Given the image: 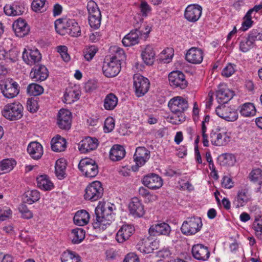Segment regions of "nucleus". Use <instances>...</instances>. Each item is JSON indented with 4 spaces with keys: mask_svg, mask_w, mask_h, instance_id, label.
<instances>
[{
    "mask_svg": "<svg viewBox=\"0 0 262 262\" xmlns=\"http://www.w3.org/2000/svg\"><path fill=\"white\" fill-rule=\"evenodd\" d=\"M114 204L99 203L95 210V219L93 223V227L96 228L104 229L115 220L113 210Z\"/></svg>",
    "mask_w": 262,
    "mask_h": 262,
    "instance_id": "nucleus-1",
    "label": "nucleus"
},
{
    "mask_svg": "<svg viewBox=\"0 0 262 262\" xmlns=\"http://www.w3.org/2000/svg\"><path fill=\"white\" fill-rule=\"evenodd\" d=\"M168 107L171 111L178 118V121L185 120L184 112L188 108L187 101L180 96L171 99L168 102Z\"/></svg>",
    "mask_w": 262,
    "mask_h": 262,
    "instance_id": "nucleus-2",
    "label": "nucleus"
},
{
    "mask_svg": "<svg viewBox=\"0 0 262 262\" xmlns=\"http://www.w3.org/2000/svg\"><path fill=\"white\" fill-rule=\"evenodd\" d=\"M55 27L56 31L60 34L64 32H60L58 29H63L65 32L73 37H78L81 34V30L78 23L74 19H68L63 21L60 19L55 22Z\"/></svg>",
    "mask_w": 262,
    "mask_h": 262,
    "instance_id": "nucleus-3",
    "label": "nucleus"
},
{
    "mask_svg": "<svg viewBox=\"0 0 262 262\" xmlns=\"http://www.w3.org/2000/svg\"><path fill=\"white\" fill-rule=\"evenodd\" d=\"M135 29L132 30L123 38L122 42L124 46L130 47L138 44L139 42L140 36L144 34L145 35V37H146L150 32L151 28L147 25L144 26L145 31L143 29L140 30L138 24L135 26Z\"/></svg>",
    "mask_w": 262,
    "mask_h": 262,
    "instance_id": "nucleus-4",
    "label": "nucleus"
},
{
    "mask_svg": "<svg viewBox=\"0 0 262 262\" xmlns=\"http://www.w3.org/2000/svg\"><path fill=\"white\" fill-rule=\"evenodd\" d=\"M24 107L18 102L8 103L2 111V115L7 119L13 121L20 119L23 116Z\"/></svg>",
    "mask_w": 262,
    "mask_h": 262,
    "instance_id": "nucleus-5",
    "label": "nucleus"
},
{
    "mask_svg": "<svg viewBox=\"0 0 262 262\" xmlns=\"http://www.w3.org/2000/svg\"><path fill=\"white\" fill-rule=\"evenodd\" d=\"M202 225L200 217L194 216L188 217L184 221L181 227V230L185 235H192L200 231Z\"/></svg>",
    "mask_w": 262,
    "mask_h": 262,
    "instance_id": "nucleus-6",
    "label": "nucleus"
},
{
    "mask_svg": "<svg viewBox=\"0 0 262 262\" xmlns=\"http://www.w3.org/2000/svg\"><path fill=\"white\" fill-rule=\"evenodd\" d=\"M121 70L120 59L116 55L113 56L110 59L104 61L102 71L103 74L107 77H114L117 76Z\"/></svg>",
    "mask_w": 262,
    "mask_h": 262,
    "instance_id": "nucleus-7",
    "label": "nucleus"
},
{
    "mask_svg": "<svg viewBox=\"0 0 262 262\" xmlns=\"http://www.w3.org/2000/svg\"><path fill=\"white\" fill-rule=\"evenodd\" d=\"M79 169L88 178H94L98 173V166L95 160L90 158L81 159L78 164Z\"/></svg>",
    "mask_w": 262,
    "mask_h": 262,
    "instance_id": "nucleus-8",
    "label": "nucleus"
},
{
    "mask_svg": "<svg viewBox=\"0 0 262 262\" xmlns=\"http://www.w3.org/2000/svg\"><path fill=\"white\" fill-rule=\"evenodd\" d=\"M84 198L92 202L100 199L103 194V188L99 181H94L89 185L85 190Z\"/></svg>",
    "mask_w": 262,
    "mask_h": 262,
    "instance_id": "nucleus-9",
    "label": "nucleus"
},
{
    "mask_svg": "<svg viewBox=\"0 0 262 262\" xmlns=\"http://www.w3.org/2000/svg\"><path fill=\"white\" fill-rule=\"evenodd\" d=\"M133 80L136 95L139 97L144 96L150 87L149 80L139 74H136L134 75Z\"/></svg>",
    "mask_w": 262,
    "mask_h": 262,
    "instance_id": "nucleus-10",
    "label": "nucleus"
},
{
    "mask_svg": "<svg viewBox=\"0 0 262 262\" xmlns=\"http://www.w3.org/2000/svg\"><path fill=\"white\" fill-rule=\"evenodd\" d=\"M1 86L3 94L7 98H13L16 97L19 92L18 83L12 79H6Z\"/></svg>",
    "mask_w": 262,
    "mask_h": 262,
    "instance_id": "nucleus-11",
    "label": "nucleus"
},
{
    "mask_svg": "<svg viewBox=\"0 0 262 262\" xmlns=\"http://www.w3.org/2000/svg\"><path fill=\"white\" fill-rule=\"evenodd\" d=\"M159 246V240H152L150 237H147L141 239L138 243L136 248L142 253L148 254L158 249Z\"/></svg>",
    "mask_w": 262,
    "mask_h": 262,
    "instance_id": "nucleus-12",
    "label": "nucleus"
},
{
    "mask_svg": "<svg viewBox=\"0 0 262 262\" xmlns=\"http://www.w3.org/2000/svg\"><path fill=\"white\" fill-rule=\"evenodd\" d=\"M150 158V151L144 147H138L136 148L134 155L136 165L133 166V169L137 171L138 168L143 166Z\"/></svg>",
    "mask_w": 262,
    "mask_h": 262,
    "instance_id": "nucleus-13",
    "label": "nucleus"
},
{
    "mask_svg": "<svg viewBox=\"0 0 262 262\" xmlns=\"http://www.w3.org/2000/svg\"><path fill=\"white\" fill-rule=\"evenodd\" d=\"M24 61L27 64L32 66L39 64L41 59V55L37 49H24L22 53Z\"/></svg>",
    "mask_w": 262,
    "mask_h": 262,
    "instance_id": "nucleus-14",
    "label": "nucleus"
},
{
    "mask_svg": "<svg viewBox=\"0 0 262 262\" xmlns=\"http://www.w3.org/2000/svg\"><path fill=\"white\" fill-rule=\"evenodd\" d=\"M169 84L171 86L184 89L187 86V82L184 74L181 71H172L168 75Z\"/></svg>",
    "mask_w": 262,
    "mask_h": 262,
    "instance_id": "nucleus-15",
    "label": "nucleus"
},
{
    "mask_svg": "<svg viewBox=\"0 0 262 262\" xmlns=\"http://www.w3.org/2000/svg\"><path fill=\"white\" fill-rule=\"evenodd\" d=\"M234 95V92L229 89L225 84H220L216 92L219 103L225 104L229 101Z\"/></svg>",
    "mask_w": 262,
    "mask_h": 262,
    "instance_id": "nucleus-16",
    "label": "nucleus"
},
{
    "mask_svg": "<svg viewBox=\"0 0 262 262\" xmlns=\"http://www.w3.org/2000/svg\"><path fill=\"white\" fill-rule=\"evenodd\" d=\"M202 12V8L198 4H191L185 9V18L189 21L194 23L200 18Z\"/></svg>",
    "mask_w": 262,
    "mask_h": 262,
    "instance_id": "nucleus-17",
    "label": "nucleus"
},
{
    "mask_svg": "<svg viewBox=\"0 0 262 262\" xmlns=\"http://www.w3.org/2000/svg\"><path fill=\"white\" fill-rule=\"evenodd\" d=\"M216 115L227 121H234L238 118L237 112L225 105L218 106L215 110Z\"/></svg>",
    "mask_w": 262,
    "mask_h": 262,
    "instance_id": "nucleus-18",
    "label": "nucleus"
},
{
    "mask_svg": "<svg viewBox=\"0 0 262 262\" xmlns=\"http://www.w3.org/2000/svg\"><path fill=\"white\" fill-rule=\"evenodd\" d=\"M171 231L170 226L164 222L158 223L151 225L148 232L151 236L165 235H169Z\"/></svg>",
    "mask_w": 262,
    "mask_h": 262,
    "instance_id": "nucleus-19",
    "label": "nucleus"
},
{
    "mask_svg": "<svg viewBox=\"0 0 262 262\" xmlns=\"http://www.w3.org/2000/svg\"><path fill=\"white\" fill-rule=\"evenodd\" d=\"M57 124L62 129L68 130L71 126V113L66 109H61L57 117Z\"/></svg>",
    "mask_w": 262,
    "mask_h": 262,
    "instance_id": "nucleus-20",
    "label": "nucleus"
},
{
    "mask_svg": "<svg viewBox=\"0 0 262 262\" xmlns=\"http://www.w3.org/2000/svg\"><path fill=\"white\" fill-rule=\"evenodd\" d=\"M31 78L34 81H42L46 80L49 76L47 68L42 64L34 66L30 73Z\"/></svg>",
    "mask_w": 262,
    "mask_h": 262,
    "instance_id": "nucleus-21",
    "label": "nucleus"
},
{
    "mask_svg": "<svg viewBox=\"0 0 262 262\" xmlns=\"http://www.w3.org/2000/svg\"><path fill=\"white\" fill-rule=\"evenodd\" d=\"M191 252L193 257L198 260L206 261L210 256L208 248L203 244H198L193 246Z\"/></svg>",
    "mask_w": 262,
    "mask_h": 262,
    "instance_id": "nucleus-22",
    "label": "nucleus"
},
{
    "mask_svg": "<svg viewBox=\"0 0 262 262\" xmlns=\"http://www.w3.org/2000/svg\"><path fill=\"white\" fill-rule=\"evenodd\" d=\"M143 184L151 189L160 188L163 185L161 177L155 173H150L144 177L142 179Z\"/></svg>",
    "mask_w": 262,
    "mask_h": 262,
    "instance_id": "nucleus-23",
    "label": "nucleus"
},
{
    "mask_svg": "<svg viewBox=\"0 0 262 262\" xmlns=\"http://www.w3.org/2000/svg\"><path fill=\"white\" fill-rule=\"evenodd\" d=\"M128 209L130 213L135 217H142L145 213L143 205L137 198L132 199L128 205Z\"/></svg>",
    "mask_w": 262,
    "mask_h": 262,
    "instance_id": "nucleus-24",
    "label": "nucleus"
},
{
    "mask_svg": "<svg viewBox=\"0 0 262 262\" xmlns=\"http://www.w3.org/2000/svg\"><path fill=\"white\" fill-rule=\"evenodd\" d=\"M210 137L211 143L217 146H225L230 140V137L226 132L212 131Z\"/></svg>",
    "mask_w": 262,
    "mask_h": 262,
    "instance_id": "nucleus-25",
    "label": "nucleus"
},
{
    "mask_svg": "<svg viewBox=\"0 0 262 262\" xmlns=\"http://www.w3.org/2000/svg\"><path fill=\"white\" fill-rule=\"evenodd\" d=\"M135 231L134 227L130 225L124 224L118 231L116 235V241L122 243L127 240Z\"/></svg>",
    "mask_w": 262,
    "mask_h": 262,
    "instance_id": "nucleus-26",
    "label": "nucleus"
},
{
    "mask_svg": "<svg viewBox=\"0 0 262 262\" xmlns=\"http://www.w3.org/2000/svg\"><path fill=\"white\" fill-rule=\"evenodd\" d=\"M186 60L193 64H199L203 59V52L202 50L195 47L190 48L185 55Z\"/></svg>",
    "mask_w": 262,
    "mask_h": 262,
    "instance_id": "nucleus-27",
    "label": "nucleus"
},
{
    "mask_svg": "<svg viewBox=\"0 0 262 262\" xmlns=\"http://www.w3.org/2000/svg\"><path fill=\"white\" fill-rule=\"evenodd\" d=\"M98 141L96 138L88 137L83 139L79 144V150L82 153H86L97 148Z\"/></svg>",
    "mask_w": 262,
    "mask_h": 262,
    "instance_id": "nucleus-28",
    "label": "nucleus"
},
{
    "mask_svg": "<svg viewBox=\"0 0 262 262\" xmlns=\"http://www.w3.org/2000/svg\"><path fill=\"white\" fill-rule=\"evenodd\" d=\"M13 29L16 35L19 37H23L28 34L30 29L25 21L19 18L13 24Z\"/></svg>",
    "mask_w": 262,
    "mask_h": 262,
    "instance_id": "nucleus-29",
    "label": "nucleus"
},
{
    "mask_svg": "<svg viewBox=\"0 0 262 262\" xmlns=\"http://www.w3.org/2000/svg\"><path fill=\"white\" fill-rule=\"evenodd\" d=\"M80 95V91L77 86L68 88L64 94L63 102L67 104H72L79 99Z\"/></svg>",
    "mask_w": 262,
    "mask_h": 262,
    "instance_id": "nucleus-30",
    "label": "nucleus"
},
{
    "mask_svg": "<svg viewBox=\"0 0 262 262\" xmlns=\"http://www.w3.org/2000/svg\"><path fill=\"white\" fill-rule=\"evenodd\" d=\"M250 198L249 190L246 188H242L238 191L234 204L237 208L243 207L250 201Z\"/></svg>",
    "mask_w": 262,
    "mask_h": 262,
    "instance_id": "nucleus-31",
    "label": "nucleus"
},
{
    "mask_svg": "<svg viewBox=\"0 0 262 262\" xmlns=\"http://www.w3.org/2000/svg\"><path fill=\"white\" fill-rule=\"evenodd\" d=\"M25 11L24 5L15 2L11 5H7L4 7V11L9 16H18L23 14Z\"/></svg>",
    "mask_w": 262,
    "mask_h": 262,
    "instance_id": "nucleus-32",
    "label": "nucleus"
},
{
    "mask_svg": "<svg viewBox=\"0 0 262 262\" xmlns=\"http://www.w3.org/2000/svg\"><path fill=\"white\" fill-rule=\"evenodd\" d=\"M27 151L32 158L40 159L43 154L42 145L37 142H32L28 146Z\"/></svg>",
    "mask_w": 262,
    "mask_h": 262,
    "instance_id": "nucleus-33",
    "label": "nucleus"
},
{
    "mask_svg": "<svg viewBox=\"0 0 262 262\" xmlns=\"http://www.w3.org/2000/svg\"><path fill=\"white\" fill-rule=\"evenodd\" d=\"M125 150L123 146L114 145L110 150V157L113 161H117L123 159L125 155Z\"/></svg>",
    "mask_w": 262,
    "mask_h": 262,
    "instance_id": "nucleus-34",
    "label": "nucleus"
},
{
    "mask_svg": "<svg viewBox=\"0 0 262 262\" xmlns=\"http://www.w3.org/2000/svg\"><path fill=\"white\" fill-rule=\"evenodd\" d=\"M141 57L146 64H152L155 58V53L153 48L151 46H147L142 52Z\"/></svg>",
    "mask_w": 262,
    "mask_h": 262,
    "instance_id": "nucleus-35",
    "label": "nucleus"
},
{
    "mask_svg": "<svg viewBox=\"0 0 262 262\" xmlns=\"http://www.w3.org/2000/svg\"><path fill=\"white\" fill-rule=\"evenodd\" d=\"M90 220V215L89 213L84 210H81L78 211L73 217L74 223L79 226H82L86 225Z\"/></svg>",
    "mask_w": 262,
    "mask_h": 262,
    "instance_id": "nucleus-36",
    "label": "nucleus"
},
{
    "mask_svg": "<svg viewBox=\"0 0 262 262\" xmlns=\"http://www.w3.org/2000/svg\"><path fill=\"white\" fill-rule=\"evenodd\" d=\"M51 148L56 152H60L64 150L66 148V139L60 136L57 135L52 138L51 141Z\"/></svg>",
    "mask_w": 262,
    "mask_h": 262,
    "instance_id": "nucleus-37",
    "label": "nucleus"
},
{
    "mask_svg": "<svg viewBox=\"0 0 262 262\" xmlns=\"http://www.w3.org/2000/svg\"><path fill=\"white\" fill-rule=\"evenodd\" d=\"M66 167L67 163L64 159H59L56 161L55 166V171L56 176L58 179L62 180L66 178L67 176L66 172Z\"/></svg>",
    "mask_w": 262,
    "mask_h": 262,
    "instance_id": "nucleus-38",
    "label": "nucleus"
},
{
    "mask_svg": "<svg viewBox=\"0 0 262 262\" xmlns=\"http://www.w3.org/2000/svg\"><path fill=\"white\" fill-rule=\"evenodd\" d=\"M16 164L15 160L12 158L5 159L0 162V175L11 171Z\"/></svg>",
    "mask_w": 262,
    "mask_h": 262,
    "instance_id": "nucleus-39",
    "label": "nucleus"
},
{
    "mask_svg": "<svg viewBox=\"0 0 262 262\" xmlns=\"http://www.w3.org/2000/svg\"><path fill=\"white\" fill-rule=\"evenodd\" d=\"M241 115L244 117H251L255 115L256 109L253 103L250 102L245 103L238 107Z\"/></svg>",
    "mask_w": 262,
    "mask_h": 262,
    "instance_id": "nucleus-40",
    "label": "nucleus"
},
{
    "mask_svg": "<svg viewBox=\"0 0 262 262\" xmlns=\"http://www.w3.org/2000/svg\"><path fill=\"white\" fill-rule=\"evenodd\" d=\"M37 186L41 189L50 190L54 187L53 183L47 175H41L36 179Z\"/></svg>",
    "mask_w": 262,
    "mask_h": 262,
    "instance_id": "nucleus-41",
    "label": "nucleus"
},
{
    "mask_svg": "<svg viewBox=\"0 0 262 262\" xmlns=\"http://www.w3.org/2000/svg\"><path fill=\"white\" fill-rule=\"evenodd\" d=\"M85 231L81 228H76L72 230L70 238L74 244L80 243L85 237Z\"/></svg>",
    "mask_w": 262,
    "mask_h": 262,
    "instance_id": "nucleus-42",
    "label": "nucleus"
},
{
    "mask_svg": "<svg viewBox=\"0 0 262 262\" xmlns=\"http://www.w3.org/2000/svg\"><path fill=\"white\" fill-rule=\"evenodd\" d=\"M118 98L113 93L106 95L104 101V107L107 110H112L117 105Z\"/></svg>",
    "mask_w": 262,
    "mask_h": 262,
    "instance_id": "nucleus-43",
    "label": "nucleus"
},
{
    "mask_svg": "<svg viewBox=\"0 0 262 262\" xmlns=\"http://www.w3.org/2000/svg\"><path fill=\"white\" fill-rule=\"evenodd\" d=\"M39 199V192L36 190H33L26 192L23 199L25 203L32 204L38 201Z\"/></svg>",
    "mask_w": 262,
    "mask_h": 262,
    "instance_id": "nucleus-44",
    "label": "nucleus"
},
{
    "mask_svg": "<svg viewBox=\"0 0 262 262\" xmlns=\"http://www.w3.org/2000/svg\"><path fill=\"white\" fill-rule=\"evenodd\" d=\"M250 180L259 186L262 185V170L260 168L253 169L249 175Z\"/></svg>",
    "mask_w": 262,
    "mask_h": 262,
    "instance_id": "nucleus-45",
    "label": "nucleus"
},
{
    "mask_svg": "<svg viewBox=\"0 0 262 262\" xmlns=\"http://www.w3.org/2000/svg\"><path fill=\"white\" fill-rule=\"evenodd\" d=\"M80 256L75 252L67 251L63 253L61 257L62 262H80Z\"/></svg>",
    "mask_w": 262,
    "mask_h": 262,
    "instance_id": "nucleus-46",
    "label": "nucleus"
},
{
    "mask_svg": "<svg viewBox=\"0 0 262 262\" xmlns=\"http://www.w3.org/2000/svg\"><path fill=\"white\" fill-rule=\"evenodd\" d=\"M27 91L30 95L36 96L41 94L43 92V89L41 85L33 83L27 86Z\"/></svg>",
    "mask_w": 262,
    "mask_h": 262,
    "instance_id": "nucleus-47",
    "label": "nucleus"
},
{
    "mask_svg": "<svg viewBox=\"0 0 262 262\" xmlns=\"http://www.w3.org/2000/svg\"><path fill=\"white\" fill-rule=\"evenodd\" d=\"M98 51V48L94 45L86 47L83 50V55L85 59L87 61H91Z\"/></svg>",
    "mask_w": 262,
    "mask_h": 262,
    "instance_id": "nucleus-48",
    "label": "nucleus"
},
{
    "mask_svg": "<svg viewBox=\"0 0 262 262\" xmlns=\"http://www.w3.org/2000/svg\"><path fill=\"white\" fill-rule=\"evenodd\" d=\"M254 43L247 36V38L242 40L239 43V50L242 52L246 53L252 49Z\"/></svg>",
    "mask_w": 262,
    "mask_h": 262,
    "instance_id": "nucleus-49",
    "label": "nucleus"
},
{
    "mask_svg": "<svg viewBox=\"0 0 262 262\" xmlns=\"http://www.w3.org/2000/svg\"><path fill=\"white\" fill-rule=\"evenodd\" d=\"M248 37L254 43L256 41H262V29L252 30L248 34Z\"/></svg>",
    "mask_w": 262,
    "mask_h": 262,
    "instance_id": "nucleus-50",
    "label": "nucleus"
},
{
    "mask_svg": "<svg viewBox=\"0 0 262 262\" xmlns=\"http://www.w3.org/2000/svg\"><path fill=\"white\" fill-rule=\"evenodd\" d=\"M101 14L89 16V23L90 26L94 29H98L101 24Z\"/></svg>",
    "mask_w": 262,
    "mask_h": 262,
    "instance_id": "nucleus-51",
    "label": "nucleus"
},
{
    "mask_svg": "<svg viewBox=\"0 0 262 262\" xmlns=\"http://www.w3.org/2000/svg\"><path fill=\"white\" fill-rule=\"evenodd\" d=\"M252 226L256 236L262 241V219H255Z\"/></svg>",
    "mask_w": 262,
    "mask_h": 262,
    "instance_id": "nucleus-52",
    "label": "nucleus"
},
{
    "mask_svg": "<svg viewBox=\"0 0 262 262\" xmlns=\"http://www.w3.org/2000/svg\"><path fill=\"white\" fill-rule=\"evenodd\" d=\"M87 9L90 15L101 14L100 11L97 4L93 1H90L88 3Z\"/></svg>",
    "mask_w": 262,
    "mask_h": 262,
    "instance_id": "nucleus-53",
    "label": "nucleus"
},
{
    "mask_svg": "<svg viewBox=\"0 0 262 262\" xmlns=\"http://www.w3.org/2000/svg\"><path fill=\"white\" fill-rule=\"evenodd\" d=\"M46 0H33L31 4V8L35 12H42L44 11Z\"/></svg>",
    "mask_w": 262,
    "mask_h": 262,
    "instance_id": "nucleus-54",
    "label": "nucleus"
},
{
    "mask_svg": "<svg viewBox=\"0 0 262 262\" xmlns=\"http://www.w3.org/2000/svg\"><path fill=\"white\" fill-rule=\"evenodd\" d=\"M18 210L21 214V217L24 219H30L33 217L32 212L25 204H21L19 206Z\"/></svg>",
    "mask_w": 262,
    "mask_h": 262,
    "instance_id": "nucleus-55",
    "label": "nucleus"
},
{
    "mask_svg": "<svg viewBox=\"0 0 262 262\" xmlns=\"http://www.w3.org/2000/svg\"><path fill=\"white\" fill-rule=\"evenodd\" d=\"M139 8L143 16L146 17L150 13L151 8L145 1H142L140 4Z\"/></svg>",
    "mask_w": 262,
    "mask_h": 262,
    "instance_id": "nucleus-56",
    "label": "nucleus"
},
{
    "mask_svg": "<svg viewBox=\"0 0 262 262\" xmlns=\"http://www.w3.org/2000/svg\"><path fill=\"white\" fill-rule=\"evenodd\" d=\"M115 127V121L112 117L107 118L104 122V130L105 133L112 132Z\"/></svg>",
    "mask_w": 262,
    "mask_h": 262,
    "instance_id": "nucleus-57",
    "label": "nucleus"
},
{
    "mask_svg": "<svg viewBox=\"0 0 262 262\" xmlns=\"http://www.w3.org/2000/svg\"><path fill=\"white\" fill-rule=\"evenodd\" d=\"M234 66L233 64L228 63L222 70V75L226 77L231 76L235 72Z\"/></svg>",
    "mask_w": 262,
    "mask_h": 262,
    "instance_id": "nucleus-58",
    "label": "nucleus"
},
{
    "mask_svg": "<svg viewBox=\"0 0 262 262\" xmlns=\"http://www.w3.org/2000/svg\"><path fill=\"white\" fill-rule=\"evenodd\" d=\"M18 55L19 52L16 49L10 50L7 52L6 59H10L12 62H14L17 59Z\"/></svg>",
    "mask_w": 262,
    "mask_h": 262,
    "instance_id": "nucleus-59",
    "label": "nucleus"
},
{
    "mask_svg": "<svg viewBox=\"0 0 262 262\" xmlns=\"http://www.w3.org/2000/svg\"><path fill=\"white\" fill-rule=\"evenodd\" d=\"M222 186L226 189H230L234 186V182L231 178L224 176L222 181Z\"/></svg>",
    "mask_w": 262,
    "mask_h": 262,
    "instance_id": "nucleus-60",
    "label": "nucleus"
},
{
    "mask_svg": "<svg viewBox=\"0 0 262 262\" xmlns=\"http://www.w3.org/2000/svg\"><path fill=\"white\" fill-rule=\"evenodd\" d=\"M28 111L32 113L36 112L38 110V103L34 99L28 100L27 103Z\"/></svg>",
    "mask_w": 262,
    "mask_h": 262,
    "instance_id": "nucleus-61",
    "label": "nucleus"
},
{
    "mask_svg": "<svg viewBox=\"0 0 262 262\" xmlns=\"http://www.w3.org/2000/svg\"><path fill=\"white\" fill-rule=\"evenodd\" d=\"M123 262H140L139 258L134 253H129L126 255Z\"/></svg>",
    "mask_w": 262,
    "mask_h": 262,
    "instance_id": "nucleus-62",
    "label": "nucleus"
},
{
    "mask_svg": "<svg viewBox=\"0 0 262 262\" xmlns=\"http://www.w3.org/2000/svg\"><path fill=\"white\" fill-rule=\"evenodd\" d=\"M253 24V21L251 19H245L243 18V21L242 24L241 30L246 31L251 28Z\"/></svg>",
    "mask_w": 262,
    "mask_h": 262,
    "instance_id": "nucleus-63",
    "label": "nucleus"
},
{
    "mask_svg": "<svg viewBox=\"0 0 262 262\" xmlns=\"http://www.w3.org/2000/svg\"><path fill=\"white\" fill-rule=\"evenodd\" d=\"M106 257L107 259L112 260L115 258L117 254L113 249H109L105 251Z\"/></svg>",
    "mask_w": 262,
    "mask_h": 262,
    "instance_id": "nucleus-64",
    "label": "nucleus"
}]
</instances>
